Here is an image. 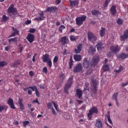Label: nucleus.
I'll use <instances>...</instances> for the list:
<instances>
[{
	"mask_svg": "<svg viewBox=\"0 0 128 128\" xmlns=\"http://www.w3.org/2000/svg\"><path fill=\"white\" fill-rule=\"evenodd\" d=\"M98 112V109L96 106H93L89 110V112L92 114H97Z\"/></svg>",
	"mask_w": 128,
	"mask_h": 128,
	"instance_id": "nucleus-22",
	"label": "nucleus"
},
{
	"mask_svg": "<svg viewBox=\"0 0 128 128\" xmlns=\"http://www.w3.org/2000/svg\"><path fill=\"white\" fill-rule=\"evenodd\" d=\"M42 72L45 74L48 73V68L46 66H44V68H43Z\"/></svg>",
	"mask_w": 128,
	"mask_h": 128,
	"instance_id": "nucleus-55",
	"label": "nucleus"
},
{
	"mask_svg": "<svg viewBox=\"0 0 128 128\" xmlns=\"http://www.w3.org/2000/svg\"><path fill=\"white\" fill-rule=\"evenodd\" d=\"M29 89H32V91H33V92L34 91V86H29L28 88H23V90H24V92H27V90Z\"/></svg>",
	"mask_w": 128,
	"mask_h": 128,
	"instance_id": "nucleus-44",
	"label": "nucleus"
},
{
	"mask_svg": "<svg viewBox=\"0 0 128 128\" xmlns=\"http://www.w3.org/2000/svg\"><path fill=\"white\" fill-rule=\"evenodd\" d=\"M110 112L109 111L108 112V114L106 115V116L107 118L108 122L110 124H112V122L110 118Z\"/></svg>",
	"mask_w": 128,
	"mask_h": 128,
	"instance_id": "nucleus-31",
	"label": "nucleus"
},
{
	"mask_svg": "<svg viewBox=\"0 0 128 128\" xmlns=\"http://www.w3.org/2000/svg\"><path fill=\"white\" fill-rule=\"evenodd\" d=\"M7 12L10 17L12 16V14L15 16V13L18 12V10L16 8H14V4H12L10 5V6L8 8V10H7Z\"/></svg>",
	"mask_w": 128,
	"mask_h": 128,
	"instance_id": "nucleus-3",
	"label": "nucleus"
},
{
	"mask_svg": "<svg viewBox=\"0 0 128 128\" xmlns=\"http://www.w3.org/2000/svg\"><path fill=\"white\" fill-rule=\"evenodd\" d=\"M82 67L81 64H78L74 67L73 72L75 73H78L82 72Z\"/></svg>",
	"mask_w": 128,
	"mask_h": 128,
	"instance_id": "nucleus-7",
	"label": "nucleus"
},
{
	"mask_svg": "<svg viewBox=\"0 0 128 128\" xmlns=\"http://www.w3.org/2000/svg\"><path fill=\"white\" fill-rule=\"evenodd\" d=\"M9 18H10L9 17L7 16L6 14L3 15L2 22H6L9 20Z\"/></svg>",
	"mask_w": 128,
	"mask_h": 128,
	"instance_id": "nucleus-41",
	"label": "nucleus"
},
{
	"mask_svg": "<svg viewBox=\"0 0 128 128\" xmlns=\"http://www.w3.org/2000/svg\"><path fill=\"white\" fill-rule=\"evenodd\" d=\"M12 30H13V32H12V34H11L9 36H8V38L15 36L16 34H19V30H18L16 28H15L14 26H12Z\"/></svg>",
	"mask_w": 128,
	"mask_h": 128,
	"instance_id": "nucleus-15",
	"label": "nucleus"
},
{
	"mask_svg": "<svg viewBox=\"0 0 128 128\" xmlns=\"http://www.w3.org/2000/svg\"><path fill=\"white\" fill-rule=\"evenodd\" d=\"M35 21H40V20H42L43 18L41 16H39L38 18H35V19H34Z\"/></svg>",
	"mask_w": 128,
	"mask_h": 128,
	"instance_id": "nucleus-53",
	"label": "nucleus"
},
{
	"mask_svg": "<svg viewBox=\"0 0 128 128\" xmlns=\"http://www.w3.org/2000/svg\"><path fill=\"white\" fill-rule=\"evenodd\" d=\"M120 38L122 41H125L128 38V29H126L124 31V34L120 36Z\"/></svg>",
	"mask_w": 128,
	"mask_h": 128,
	"instance_id": "nucleus-12",
	"label": "nucleus"
},
{
	"mask_svg": "<svg viewBox=\"0 0 128 128\" xmlns=\"http://www.w3.org/2000/svg\"><path fill=\"white\" fill-rule=\"evenodd\" d=\"M110 2V0H106L104 5V8H106L108 6Z\"/></svg>",
	"mask_w": 128,
	"mask_h": 128,
	"instance_id": "nucleus-42",
	"label": "nucleus"
},
{
	"mask_svg": "<svg viewBox=\"0 0 128 128\" xmlns=\"http://www.w3.org/2000/svg\"><path fill=\"white\" fill-rule=\"evenodd\" d=\"M36 28H30V30H29V32H30V33L34 34L36 32Z\"/></svg>",
	"mask_w": 128,
	"mask_h": 128,
	"instance_id": "nucleus-54",
	"label": "nucleus"
},
{
	"mask_svg": "<svg viewBox=\"0 0 128 128\" xmlns=\"http://www.w3.org/2000/svg\"><path fill=\"white\" fill-rule=\"evenodd\" d=\"M31 22H32V21L30 20H27L26 21V22H25V24L26 25H28V24H30Z\"/></svg>",
	"mask_w": 128,
	"mask_h": 128,
	"instance_id": "nucleus-63",
	"label": "nucleus"
},
{
	"mask_svg": "<svg viewBox=\"0 0 128 128\" xmlns=\"http://www.w3.org/2000/svg\"><path fill=\"white\" fill-rule=\"evenodd\" d=\"M82 44H79L77 45L76 48H74V52L76 54H79L80 53V52L82 50Z\"/></svg>",
	"mask_w": 128,
	"mask_h": 128,
	"instance_id": "nucleus-10",
	"label": "nucleus"
},
{
	"mask_svg": "<svg viewBox=\"0 0 128 128\" xmlns=\"http://www.w3.org/2000/svg\"><path fill=\"white\" fill-rule=\"evenodd\" d=\"M66 28V26L64 25H61L58 27V31L60 32H62V30Z\"/></svg>",
	"mask_w": 128,
	"mask_h": 128,
	"instance_id": "nucleus-43",
	"label": "nucleus"
},
{
	"mask_svg": "<svg viewBox=\"0 0 128 128\" xmlns=\"http://www.w3.org/2000/svg\"><path fill=\"white\" fill-rule=\"evenodd\" d=\"M118 25H122L123 24V20L120 18H118L116 21Z\"/></svg>",
	"mask_w": 128,
	"mask_h": 128,
	"instance_id": "nucleus-45",
	"label": "nucleus"
},
{
	"mask_svg": "<svg viewBox=\"0 0 128 128\" xmlns=\"http://www.w3.org/2000/svg\"><path fill=\"white\" fill-rule=\"evenodd\" d=\"M104 44L100 41H99L96 44V48L98 51H100L102 50V49H104V48L103 46Z\"/></svg>",
	"mask_w": 128,
	"mask_h": 128,
	"instance_id": "nucleus-14",
	"label": "nucleus"
},
{
	"mask_svg": "<svg viewBox=\"0 0 128 128\" xmlns=\"http://www.w3.org/2000/svg\"><path fill=\"white\" fill-rule=\"evenodd\" d=\"M90 51L91 54H94L96 52V47L95 46H90Z\"/></svg>",
	"mask_w": 128,
	"mask_h": 128,
	"instance_id": "nucleus-35",
	"label": "nucleus"
},
{
	"mask_svg": "<svg viewBox=\"0 0 128 128\" xmlns=\"http://www.w3.org/2000/svg\"><path fill=\"white\" fill-rule=\"evenodd\" d=\"M7 104L10 106V108L12 109L15 110L16 108L14 104V100L12 98H9V99H8L7 100Z\"/></svg>",
	"mask_w": 128,
	"mask_h": 128,
	"instance_id": "nucleus-11",
	"label": "nucleus"
},
{
	"mask_svg": "<svg viewBox=\"0 0 128 128\" xmlns=\"http://www.w3.org/2000/svg\"><path fill=\"white\" fill-rule=\"evenodd\" d=\"M47 62V65H48V66H49V68H51L52 66V60H48V62Z\"/></svg>",
	"mask_w": 128,
	"mask_h": 128,
	"instance_id": "nucleus-51",
	"label": "nucleus"
},
{
	"mask_svg": "<svg viewBox=\"0 0 128 128\" xmlns=\"http://www.w3.org/2000/svg\"><path fill=\"white\" fill-rule=\"evenodd\" d=\"M33 103H37L38 104H40V102H38V98H36V100H33Z\"/></svg>",
	"mask_w": 128,
	"mask_h": 128,
	"instance_id": "nucleus-57",
	"label": "nucleus"
},
{
	"mask_svg": "<svg viewBox=\"0 0 128 128\" xmlns=\"http://www.w3.org/2000/svg\"><path fill=\"white\" fill-rule=\"evenodd\" d=\"M30 124V122L28 120L23 121V126L24 128L26 127L28 124Z\"/></svg>",
	"mask_w": 128,
	"mask_h": 128,
	"instance_id": "nucleus-49",
	"label": "nucleus"
},
{
	"mask_svg": "<svg viewBox=\"0 0 128 128\" xmlns=\"http://www.w3.org/2000/svg\"><path fill=\"white\" fill-rule=\"evenodd\" d=\"M75 28H72L70 31H69V33H73L75 32Z\"/></svg>",
	"mask_w": 128,
	"mask_h": 128,
	"instance_id": "nucleus-62",
	"label": "nucleus"
},
{
	"mask_svg": "<svg viewBox=\"0 0 128 128\" xmlns=\"http://www.w3.org/2000/svg\"><path fill=\"white\" fill-rule=\"evenodd\" d=\"M76 97H77L78 99H80L82 96L83 92L80 88H76Z\"/></svg>",
	"mask_w": 128,
	"mask_h": 128,
	"instance_id": "nucleus-16",
	"label": "nucleus"
},
{
	"mask_svg": "<svg viewBox=\"0 0 128 128\" xmlns=\"http://www.w3.org/2000/svg\"><path fill=\"white\" fill-rule=\"evenodd\" d=\"M102 70L104 72H108L110 70V66L108 64L104 65L102 66Z\"/></svg>",
	"mask_w": 128,
	"mask_h": 128,
	"instance_id": "nucleus-33",
	"label": "nucleus"
},
{
	"mask_svg": "<svg viewBox=\"0 0 128 128\" xmlns=\"http://www.w3.org/2000/svg\"><path fill=\"white\" fill-rule=\"evenodd\" d=\"M74 59L76 62H80L82 60V56L80 54H74Z\"/></svg>",
	"mask_w": 128,
	"mask_h": 128,
	"instance_id": "nucleus-24",
	"label": "nucleus"
},
{
	"mask_svg": "<svg viewBox=\"0 0 128 128\" xmlns=\"http://www.w3.org/2000/svg\"><path fill=\"white\" fill-rule=\"evenodd\" d=\"M127 58H128V54L122 53L118 56V58L122 60L126 59Z\"/></svg>",
	"mask_w": 128,
	"mask_h": 128,
	"instance_id": "nucleus-28",
	"label": "nucleus"
},
{
	"mask_svg": "<svg viewBox=\"0 0 128 128\" xmlns=\"http://www.w3.org/2000/svg\"><path fill=\"white\" fill-rule=\"evenodd\" d=\"M88 39L91 42H94L97 40V37L91 32H88Z\"/></svg>",
	"mask_w": 128,
	"mask_h": 128,
	"instance_id": "nucleus-5",
	"label": "nucleus"
},
{
	"mask_svg": "<svg viewBox=\"0 0 128 128\" xmlns=\"http://www.w3.org/2000/svg\"><path fill=\"white\" fill-rule=\"evenodd\" d=\"M8 42L9 43H11L12 42H18V37H15L14 38H12L8 40Z\"/></svg>",
	"mask_w": 128,
	"mask_h": 128,
	"instance_id": "nucleus-40",
	"label": "nucleus"
},
{
	"mask_svg": "<svg viewBox=\"0 0 128 128\" xmlns=\"http://www.w3.org/2000/svg\"><path fill=\"white\" fill-rule=\"evenodd\" d=\"M124 70V67L122 66H119V68L118 70H114V72H116V73H120V72H121Z\"/></svg>",
	"mask_w": 128,
	"mask_h": 128,
	"instance_id": "nucleus-38",
	"label": "nucleus"
},
{
	"mask_svg": "<svg viewBox=\"0 0 128 128\" xmlns=\"http://www.w3.org/2000/svg\"><path fill=\"white\" fill-rule=\"evenodd\" d=\"M91 82L92 88H90V90L94 94H96L98 91V82L96 81V80H94L93 78H91Z\"/></svg>",
	"mask_w": 128,
	"mask_h": 128,
	"instance_id": "nucleus-1",
	"label": "nucleus"
},
{
	"mask_svg": "<svg viewBox=\"0 0 128 128\" xmlns=\"http://www.w3.org/2000/svg\"><path fill=\"white\" fill-rule=\"evenodd\" d=\"M7 62L5 60L0 61V67L4 68L5 66H7Z\"/></svg>",
	"mask_w": 128,
	"mask_h": 128,
	"instance_id": "nucleus-36",
	"label": "nucleus"
},
{
	"mask_svg": "<svg viewBox=\"0 0 128 128\" xmlns=\"http://www.w3.org/2000/svg\"><path fill=\"white\" fill-rule=\"evenodd\" d=\"M52 104H54L55 110L56 111H58V104L54 101H52Z\"/></svg>",
	"mask_w": 128,
	"mask_h": 128,
	"instance_id": "nucleus-50",
	"label": "nucleus"
},
{
	"mask_svg": "<svg viewBox=\"0 0 128 128\" xmlns=\"http://www.w3.org/2000/svg\"><path fill=\"white\" fill-rule=\"evenodd\" d=\"M60 78H62V81L64 80L65 75L63 74H60Z\"/></svg>",
	"mask_w": 128,
	"mask_h": 128,
	"instance_id": "nucleus-58",
	"label": "nucleus"
},
{
	"mask_svg": "<svg viewBox=\"0 0 128 128\" xmlns=\"http://www.w3.org/2000/svg\"><path fill=\"white\" fill-rule=\"evenodd\" d=\"M8 106L6 105H0V112H2L4 110H7Z\"/></svg>",
	"mask_w": 128,
	"mask_h": 128,
	"instance_id": "nucleus-34",
	"label": "nucleus"
},
{
	"mask_svg": "<svg viewBox=\"0 0 128 128\" xmlns=\"http://www.w3.org/2000/svg\"><path fill=\"white\" fill-rule=\"evenodd\" d=\"M35 36L33 34H28V36L26 37V39L30 44H32L34 41Z\"/></svg>",
	"mask_w": 128,
	"mask_h": 128,
	"instance_id": "nucleus-9",
	"label": "nucleus"
},
{
	"mask_svg": "<svg viewBox=\"0 0 128 128\" xmlns=\"http://www.w3.org/2000/svg\"><path fill=\"white\" fill-rule=\"evenodd\" d=\"M22 100L20 98H19V101H18V104L20 106V110H24V106L22 104Z\"/></svg>",
	"mask_w": 128,
	"mask_h": 128,
	"instance_id": "nucleus-29",
	"label": "nucleus"
},
{
	"mask_svg": "<svg viewBox=\"0 0 128 128\" xmlns=\"http://www.w3.org/2000/svg\"><path fill=\"white\" fill-rule=\"evenodd\" d=\"M92 113H90V112H88V120H91L92 118Z\"/></svg>",
	"mask_w": 128,
	"mask_h": 128,
	"instance_id": "nucleus-47",
	"label": "nucleus"
},
{
	"mask_svg": "<svg viewBox=\"0 0 128 128\" xmlns=\"http://www.w3.org/2000/svg\"><path fill=\"white\" fill-rule=\"evenodd\" d=\"M83 65L84 68H88L90 66V64L88 61L87 58L84 60L83 62Z\"/></svg>",
	"mask_w": 128,
	"mask_h": 128,
	"instance_id": "nucleus-26",
	"label": "nucleus"
},
{
	"mask_svg": "<svg viewBox=\"0 0 128 128\" xmlns=\"http://www.w3.org/2000/svg\"><path fill=\"white\" fill-rule=\"evenodd\" d=\"M58 56H54V59H53V64H56L58 62Z\"/></svg>",
	"mask_w": 128,
	"mask_h": 128,
	"instance_id": "nucleus-48",
	"label": "nucleus"
},
{
	"mask_svg": "<svg viewBox=\"0 0 128 128\" xmlns=\"http://www.w3.org/2000/svg\"><path fill=\"white\" fill-rule=\"evenodd\" d=\"M20 64V60H15L14 62V63L11 64V67L13 68H18V66Z\"/></svg>",
	"mask_w": 128,
	"mask_h": 128,
	"instance_id": "nucleus-27",
	"label": "nucleus"
},
{
	"mask_svg": "<svg viewBox=\"0 0 128 128\" xmlns=\"http://www.w3.org/2000/svg\"><path fill=\"white\" fill-rule=\"evenodd\" d=\"M100 58L98 56H95L92 58L90 62V66L92 67H94L100 62Z\"/></svg>",
	"mask_w": 128,
	"mask_h": 128,
	"instance_id": "nucleus-6",
	"label": "nucleus"
},
{
	"mask_svg": "<svg viewBox=\"0 0 128 128\" xmlns=\"http://www.w3.org/2000/svg\"><path fill=\"white\" fill-rule=\"evenodd\" d=\"M47 108L48 109L50 110L52 108V104L51 102L47 103Z\"/></svg>",
	"mask_w": 128,
	"mask_h": 128,
	"instance_id": "nucleus-52",
	"label": "nucleus"
},
{
	"mask_svg": "<svg viewBox=\"0 0 128 128\" xmlns=\"http://www.w3.org/2000/svg\"><path fill=\"white\" fill-rule=\"evenodd\" d=\"M39 16H40V17H41V18H44V11H41V12L39 13Z\"/></svg>",
	"mask_w": 128,
	"mask_h": 128,
	"instance_id": "nucleus-60",
	"label": "nucleus"
},
{
	"mask_svg": "<svg viewBox=\"0 0 128 128\" xmlns=\"http://www.w3.org/2000/svg\"><path fill=\"white\" fill-rule=\"evenodd\" d=\"M106 34V28L104 27H101V29L100 31V37L102 38Z\"/></svg>",
	"mask_w": 128,
	"mask_h": 128,
	"instance_id": "nucleus-25",
	"label": "nucleus"
},
{
	"mask_svg": "<svg viewBox=\"0 0 128 128\" xmlns=\"http://www.w3.org/2000/svg\"><path fill=\"white\" fill-rule=\"evenodd\" d=\"M50 60V58L48 54H43V56H42V62H43L46 63Z\"/></svg>",
	"mask_w": 128,
	"mask_h": 128,
	"instance_id": "nucleus-18",
	"label": "nucleus"
},
{
	"mask_svg": "<svg viewBox=\"0 0 128 128\" xmlns=\"http://www.w3.org/2000/svg\"><path fill=\"white\" fill-rule=\"evenodd\" d=\"M29 75H30V76L32 77L34 76V72L32 70H30L29 72Z\"/></svg>",
	"mask_w": 128,
	"mask_h": 128,
	"instance_id": "nucleus-64",
	"label": "nucleus"
},
{
	"mask_svg": "<svg viewBox=\"0 0 128 128\" xmlns=\"http://www.w3.org/2000/svg\"><path fill=\"white\" fill-rule=\"evenodd\" d=\"M91 13L93 16H95L96 17L98 16L99 14L100 15L101 14L99 10H95V9L92 10Z\"/></svg>",
	"mask_w": 128,
	"mask_h": 128,
	"instance_id": "nucleus-21",
	"label": "nucleus"
},
{
	"mask_svg": "<svg viewBox=\"0 0 128 128\" xmlns=\"http://www.w3.org/2000/svg\"><path fill=\"white\" fill-rule=\"evenodd\" d=\"M89 85H90V84H89V83H88V82H85V83H84V86H85L86 88H84V91H85V90H88V91L90 90V88H88V86Z\"/></svg>",
	"mask_w": 128,
	"mask_h": 128,
	"instance_id": "nucleus-46",
	"label": "nucleus"
},
{
	"mask_svg": "<svg viewBox=\"0 0 128 128\" xmlns=\"http://www.w3.org/2000/svg\"><path fill=\"white\" fill-rule=\"evenodd\" d=\"M37 55V54H34V56H33V58H32V61H33V62H36V57Z\"/></svg>",
	"mask_w": 128,
	"mask_h": 128,
	"instance_id": "nucleus-56",
	"label": "nucleus"
},
{
	"mask_svg": "<svg viewBox=\"0 0 128 128\" xmlns=\"http://www.w3.org/2000/svg\"><path fill=\"white\" fill-rule=\"evenodd\" d=\"M60 42L62 46H65L66 44H68L69 42V40L66 38V36H64L61 38Z\"/></svg>",
	"mask_w": 128,
	"mask_h": 128,
	"instance_id": "nucleus-13",
	"label": "nucleus"
},
{
	"mask_svg": "<svg viewBox=\"0 0 128 128\" xmlns=\"http://www.w3.org/2000/svg\"><path fill=\"white\" fill-rule=\"evenodd\" d=\"M96 122L95 124V126L96 128H102L103 124L102 121L100 119L98 118L96 120Z\"/></svg>",
	"mask_w": 128,
	"mask_h": 128,
	"instance_id": "nucleus-17",
	"label": "nucleus"
},
{
	"mask_svg": "<svg viewBox=\"0 0 128 128\" xmlns=\"http://www.w3.org/2000/svg\"><path fill=\"white\" fill-rule=\"evenodd\" d=\"M56 10L57 8L56 6L48 7L47 8V9H46V12H54Z\"/></svg>",
	"mask_w": 128,
	"mask_h": 128,
	"instance_id": "nucleus-23",
	"label": "nucleus"
},
{
	"mask_svg": "<svg viewBox=\"0 0 128 128\" xmlns=\"http://www.w3.org/2000/svg\"><path fill=\"white\" fill-rule=\"evenodd\" d=\"M68 69H72V66H74V60L72 57H70V60L68 61Z\"/></svg>",
	"mask_w": 128,
	"mask_h": 128,
	"instance_id": "nucleus-30",
	"label": "nucleus"
},
{
	"mask_svg": "<svg viewBox=\"0 0 128 128\" xmlns=\"http://www.w3.org/2000/svg\"><path fill=\"white\" fill-rule=\"evenodd\" d=\"M128 85V80L125 83L123 82L122 84V87H124Z\"/></svg>",
	"mask_w": 128,
	"mask_h": 128,
	"instance_id": "nucleus-61",
	"label": "nucleus"
},
{
	"mask_svg": "<svg viewBox=\"0 0 128 128\" xmlns=\"http://www.w3.org/2000/svg\"><path fill=\"white\" fill-rule=\"evenodd\" d=\"M73 78H70L67 82V83L66 84L64 88V92L66 94H68L69 89L70 88V86L72 84Z\"/></svg>",
	"mask_w": 128,
	"mask_h": 128,
	"instance_id": "nucleus-4",
	"label": "nucleus"
},
{
	"mask_svg": "<svg viewBox=\"0 0 128 128\" xmlns=\"http://www.w3.org/2000/svg\"><path fill=\"white\" fill-rule=\"evenodd\" d=\"M118 92H114L112 96V99L114 100H118Z\"/></svg>",
	"mask_w": 128,
	"mask_h": 128,
	"instance_id": "nucleus-37",
	"label": "nucleus"
},
{
	"mask_svg": "<svg viewBox=\"0 0 128 128\" xmlns=\"http://www.w3.org/2000/svg\"><path fill=\"white\" fill-rule=\"evenodd\" d=\"M69 2H70V6L71 8H74V6H78V0H70Z\"/></svg>",
	"mask_w": 128,
	"mask_h": 128,
	"instance_id": "nucleus-19",
	"label": "nucleus"
},
{
	"mask_svg": "<svg viewBox=\"0 0 128 128\" xmlns=\"http://www.w3.org/2000/svg\"><path fill=\"white\" fill-rule=\"evenodd\" d=\"M120 48L118 45L112 46L110 47V50L112 53L118 54L120 51Z\"/></svg>",
	"mask_w": 128,
	"mask_h": 128,
	"instance_id": "nucleus-8",
	"label": "nucleus"
},
{
	"mask_svg": "<svg viewBox=\"0 0 128 128\" xmlns=\"http://www.w3.org/2000/svg\"><path fill=\"white\" fill-rule=\"evenodd\" d=\"M33 88H34V92H35V94H36V96L39 98L40 96V92H38V88L36 86H33Z\"/></svg>",
	"mask_w": 128,
	"mask_h": 128,
	"instance_id": "nucleus-32",
	"label": "nucleus"
},
{
	"mask_svg": "<svg viewBox=\"0 0 128 128\" xmlns=\"http://www.w3.org/2000/svg\"><path fill=\"white\" fill-rule=\"evenodd\" d=\"M116 8V6L112 5L110 8V12L112 16H114L117 13V10Z\"/></svg>",
	"mask_w": 128,
	"mask_h": 128,
	"instance_id": "nucleus-20",
	"label": "nucleus"
},
{
	"mask_svg": "<svg viewBox=\"0 0 128 128\" xmlns=\"http://www.w3.org/2000/svg\"><path fill=\"white\" fill-rule=\"evenodd\" d=\"M78 39L77 36H74L73 35L70 36V40L71 42H74Z\"/></svg>",
	"mask_w": 128,
	"mask_h": 128,
	"instance_id": "nucleus-39",
	"label": "nucleus"
},
{
	"mask_svg": "<svg viewBox=\"0 0 128 128\" xmlns=\"http://www.w3.org/2000/svg\"><path fill=\"white\" fill-rule=\"evenodd\" d=\"M11 49V46H7L5 47V51L8 52V50Z\"/></svg>",
	"mask_w": 128,
	"mask_h": 128,
	"instance_id": "nucleus-59",
	"label": "nucleus"
},
{
	"mask_svg": "<svg viewBox=\"0 0 128 128\" xmlns=\"http://www.w3.org/2000/svg\"><path fill=\"white\" fill-rule=\"evenodd\" d=\"M87 16L85 15H82L81 16H78L76 18V23L78 26H81L83 25L84 22L86 19Z\"/></svg>",
	"mask_w": 128,
	"mask_h": 128,
	"instance_id": "nucleus-2",
	"label": "nucleus"
}]
</instances>
